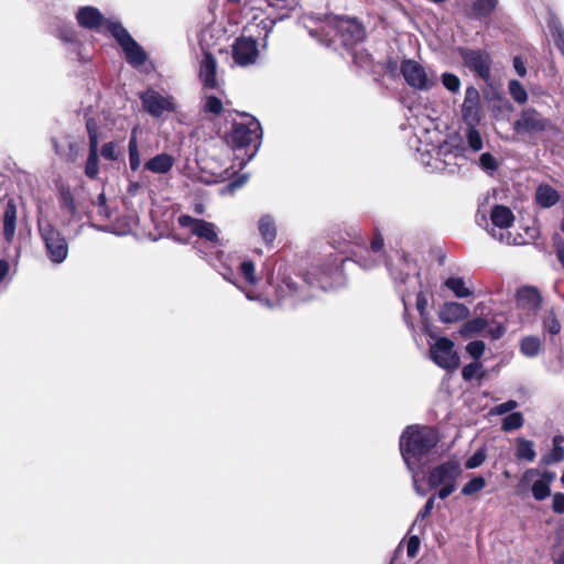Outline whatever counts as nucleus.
<instances>
[{"label": "nucleus", "mask_w": 564, "mask_h": 564, "mask_svg": "<svg viewBox=\"0 0 564 564\" xmlns=\"http://www.w3.org/2000/svg\"><path fill=\"white\" fill-rule=\"evenodd\" d=\"M549 28L554 39L556 47L564 55V30L562 29L558 20L555 17L551 18L549 22Z\"/></svg>", "instance_id": "43"}, {"label": "nucleus", "mask_w": 564, "mask_h": 564, "mask_svg": "<svg viewBox=\"0 0 564 564\" xmlns=\"http://www.w3.org/2000/svg\"><path fill=\"white\" fill-rule=\"evenodd\" d=\"M245 183H246V174H241L236 180H234V181L229 182L227 185H225L220 189V193L223 195H225V194H232L238 188H241L245 185Z\"/></svg>", "instance_id": "54"}, {"label": "nucleus", "mask_w": 564, "mask_h": 564, "mask_svg": "<svg viewBox=\"0 0 564 564\" xmlns=\"http://www.w3.org/2000/svg\"><path fill=\"white\" fill-rule=\"evenodd\" d=\"M231 56L235 65L247 66V37L241 35L235 40L231 45Z\"/></svg>", "instance_id": "33"}, {"label": "nucleus", "mask_w": 564, "mask_h": 564, "mask_svg": "<svg viewBox=\"0 0 564 564\" xmlns=\"http://www.w3.org/2000/svg\"><path fill=\"white\" fill-rule=\"evenodd\" d=\"M516 303L519 310L535 315L540 310L542 297L536 288L522 286L517 291Z\"/></svg>", "instance_id": "18"}, {"label": "nucleus", "mask_w": 564, "mask_h": 564, "mask_svg": "<svg viewBox=\"0 0 564 564\" xmlns=\"http://www.w3.org/2000/svg\"><path fill=\"white\" fill-rule=\"evenodd\" d=\"M441 82L445 89H447L451 94L459 93L462 83L457 75L445 72L441 75Z\"/></svg>", "instance_id": "45"}, {"label": "nucleus", "mask_w": 564, "mask_h": 564, "mask_svg": "<svg viewBox=\"0 0 564 564\" xmlns=\"http://www.w3.org/2000/svg\"><path fill=\"white\" fill-rule=\"evenodd\" d=\"M420 162L432 171L456 173L466 160L465 145L458 137H451L437 145L416 149Z\"/></svg>", "instance_id": "3"}, {"label": "nucleus", "mask_w": 564, "mask_h": 564, "mask_svg": "<svg viewBox=\"0 0 564 564\" xmlns=\"http://www.w3.org/2000/svg\"><path fill=\"white\" fill-rule=\"evenodd\" d=\"M469 308L458 302H446L438 311V318L444 324H452L463 321L469 316Z\"/></svg>", "instance_id": "21"}, {"label": "nucleus", "mask_w": 564, "mask_h": 564, "mask_svg": "<svg viewBox=\"0 0 564 564\" xmlns=\"http://www.w3.org/2000/svg\"><path fill=\"white\" fill-rule=\"evenodd\" d=\"M440 442L438 432L431 426L410 425L400 436V453L409 469H422Z\"/></svg>", "instance_id": "2"}, {"label": "nucleus", "mask_w": 564, "mask_h": 564, "mask_svg": "<svg viewBox=\"0 0 564 564\" xmlns=\"http://www.w3.org/2000/svg\"><path fill=\"white\" fill-rule=\"evenodd\" d=\"M263 138V130L259 120L249 113V148H253L252 152L249 153V162L258 153Z\"/></svg>", "instance_id": "24"}, {"label": "nucleus", "mask_w": 564, "mask_h": 564, "mask_svg": "<svg viewBox=\"0 0 564 564\" xmlns=\"http://www.w3.org/2000/svg\"><path fill=\"white\" fill-rule=\"evenodd\" d=\"M490 220L492 227L488 231L491 237L506 245L514 243L511 232L507 231L514 221V215L509 207L503 205L494 206L490 213Z\"/></svg>", "instance_id": "10"}, {"label": "nucleus", "mask_w": 564, "mask_h": 564, "mask_svg": "<svg viewBox=\"0 0 564 564\" xmlns=\"http://www.w3.org/2000/svg\"><path fill=\"white\" fill-rule=\"evenodd\" d=\"M462 474L458 462L447 460L431 469L429 485L431 488L441 487L437 492L440 499H446L456 490V481Z\"/></svg>", "instance_id": "7"}, {"label": "nucleus", "mask_w": 564, "mask_h": 564, "mask_svg": "<svg viewBox=\"0 0 564 564\" xmlns=\"http://www.w3.org/2000/svg\"><path fill=\"white\" fill-rule=\"evenodd\" d=\"M553 245L557 260L562 259L564 256V240L558 234L553 236Z\"/></svg>", "instance_id": "63"}, {"label": "nucleus", "mask_w": 564, "mask_h": 564, "mask_svg": "<svg viewBox=\"0 0 564 564\" xmlns=\"http://www.w3.org/2000/svg\"><path fill=\"white\" fill-rule=\"evenodd\" d=\"M100 153L104 159L115 161L118 159L117 144L115 142H107L101 147Z\"/></svg>", "instance_id": "59"}, {"label": "nucleus", "mask_w": 564, "mask_h": 564, "mask_svg": "<svg viewBox=\"0 0 564 564\" xmlns=\"http://www.w3.org/2000/svg\"><path fill=\"white\" fill-rule=\"evenodd\" d=\"M516 457L520 460L533 462L536 457L534 443L524 437L517 440Z\"/></svg>", "instance_id": "32"}, {"label": "nucleus", "mask_w": 564, "mask_h": 564, "mask_svg": "<svg viewBox=\"0 0 564 564\" xmlns=\"http://www.w3.org/2000/svg\"><path fill=\"white\" fill-rule=\"evenodd\" d=\"M109 32L122 47L126 58L133 67L142 65L145 61V53L142 47L131 37L128 31L120 23H109Z\"/></svg>", "instance_id": "11"}, {"label": "nucleus", "mask_w": 564, "mask_h": 564, "mask_svg": "<svg viewBox=\"0 0 564 564\" xmlns=\"http://www.w3.org/2000/svg\"><path fill=\"white\" fill-rule=\"evenodd\" d=\"M481 362L475 361L470 362L466 366H464L462 370V377L464 380L469 381L478 376L479 371L481 370Z\"/></svg>", "instance_id": "52"}, {"label": "nucleus", "mask_w": 564, "mask_h": 564, "mask_svg": "<svg viewBox=\"0 0 564 564\" xmlns=\"http://www.w3.org/2000/svg\"><path fill=\"white\" fill-rule=\"evenodd\" d=\"M508 90H509L510 96L517 104L523 105L527 102L528 93H527L525 88L523 87V85L519 80H517V79L509 80Z\"/></svg>", "instance_id": "42"}, {"label": "nucleus", "mask_w": 564, "mask_h": 564, "mask_svg": "<svg viewBox=\"0 0 564 564\" xmlns=\"http://www.w3.org/2000/svg\"><path fill=\"white\" fill-rule=\"evenodd\" d=\"M204 110L214 115H219L223 111V102L218 97L208 96L204 102Z\"/></svg>", "instance_id": "51"}, {"label": "nucleus", "mask_w": 564, "mask_h": 564, "mask_svg": "<svg viewBox=\"0 0 564 564\" xmlns=\"http://www.w3.org/2000/svg\"><path fill=\"white\" fill-rule=\"evenodd\" d=\"M37 227L47 258L56 264L64 262L68 256V243L66 238L45 217L39 218Z\"/></svg>", "instance_id": "5"}, {"label": "nucleus", "mask_w": 564, "mask_h": 564, "mask_svg": "<svg viewBox=\"0 0 564 564\" xmlns=\"http://www.w3.org/2000/svg\"><path fill=\"white\" fill-rule=\"evenodd\" d=\"M434 502H435V496H432L426 500L423 509H421L419 511V513L416 514L414 525L421 523L426 517H429L431 514V512L434 508Z\"/></svg>", "instance_id": "57"}, {"label": "nucleus", "mask_w": 564, "mask_h": 564, "mask_svg": "<svg viewBox=\"0 0 564 564\" xmlns=\"http://www.w3.org/2000/svg\"><path fill=\"white\" fill-rule=\"evenodd\" d=\"M400 73L406 85L419 91H430L438 85L436 72L412 58L401 62Z\"/></svg>", "instance_id": "6"}, {"label": "nucleus", "mask_w": 564, "mask_h": 564, "mask_svg": "<svg viewBox=\"0 0 564 564\" xmlns=\"http://www.w3.org/2000/svg\"><path fill=\"white\" fill-rule=\"evenodd\" d=\"M513 67H514L516 73L520 77H524L527 75V67L524 65L523 59L520 56L513 57Z\"/></svg>", "instance_id": "64"}, {"label": "nucleus", "mask_w": 564, "mask_h": 564, "mask_svg": "<svg viewBox=\"0 0 564 564\" xmlns=\"http://www.w3.org/2000/svg\"><path fill=\"white\" fill-rule=\"evenodd\" d=\"M458 54L464 65L484 82L488 83L491 78L492 59L490 54L480 48L459 47Z\"/></svg>", "instance_id": "9"}, {"label": "nucleus", "mask_w": 564, "mask_h": 564, "mask_svg": "<svg viewBox=\"0 0 564 564\" xmlns=\"http://www.w3.org/2000/svg\"><path fill=\"white\" fill-rule=\"evenodd\" d=\"M550 124V120L534 108H527L513 122V130L518 134L534 135L547 130Z\"/></svg>", "instance_id": "13"}, {"label": "nucleus", "mask_w": 564, "mask_h": 564, "mask_svg": "<svg viewBox=\"0 0 564 564\" xmlns=\"http://www.w3.org/2000/svg\"><path fill=\"white\" fill-rule=\"evenodd\" d=\"M18 209L13 199H9L3 213V236L11 242L15 236Z\"/></svg>", "instance_id": "22"}, {"label": "nucleus", "mask_w": 564, "mask_h": 564, "mask_svg": "<svg viewBox=\"0 0 564 564\" xmlns=\"http://www.w3.org/2000/svg\"><path fill=\"white\" fill-rule=\"evenodd\" d=\"M487 319L482 317H476L464 323L460 327L459 333L463 337H471L476 334L484 332L487 328Z\"/></svg>", "instance_id": "34"}, {"label": "nucleus", "mask_w": 564, "mask_h": 564, "mask_svg": "<svg viewBox=\"0 0 564 564\" xmlns=\"http://www.w3.org/2000/svg\"><path fill=\"white\" fill-rule=\"evenodd\" d=\"M58 200L61 207L65 209L70 216L74 217L77 215V206L69 187L63 186L59 188Z\"/></svg>", "instance_id": "39"}, {"label": "nucleus", "mask_w": 564, "mask_h": 564, "mask_svg": "<svg viewBox=\"0 0 564 564\" xmlns=\"http://www.w3.org/2000/svg\"><path fill=\"white\" fill-rule=\"evenodd\" d=\"M388 271L395 283V286L399 289V293L404 306V321L406 326L414 330V323L410 318L408 314V303H406V294L401 289V284L406 283L410 279V273L412 271L411 262L404 254H397L394 259H391L387 262Z\"/></svg>", "instance_id": "8"}, {"label": "nucleus", "mask_w": 564, "mask_h": 564, "mask_svg": "<svg viewBox=\"0 0 564 564\" xmlns=\"http://www.w3.org/2000/svg\"><path fill=\"white\" fill-rule=\"evenodd\" d=\"M466 137L468 147L474 152H478L482 149V138L474 124H469V127L467 128Z\"/></svg>", "instance_id": "46"}, {"label": "nucleus", "mask_w": 564, "mask_h": 564, "mask_svg": "<svg viewBox=\"0 0 564 564\" xmlns=\"http://www.w3.org/2000/svg\"><path fill=\"white\" fill-rule=\"evenodd\" d=\"M341 42L345 46L351 47L365 39V30L360 23L351 19H341L338 25Z\"/></svg>", "instance_id": "20"}, {"label": "nucleus", "mask_w": 564, "mask_h": 564, "mask_svg": "<svg viewBox=\"0 0 564 564\" xmlns=\"http://www.w3.org/2000/svg\"><path fill=\"white\" fill-rule=\"evenodd\" d=\"M420 549V539L416 535L411 536L406 543V553L410 557H414Z\"/></svg>", "instance_id": "61"}, {"label": "nucleus", "mask_w": 564, "mask_h": 564, "mask_svg": "<svg viewBox=\"0 0 564 564\" xmlns=\"http://www.w3.org/2000/svg\"><path fill=\"white\" fill-rule=\"evenodd\" d=\"M543 329L551 335H557L561 333L562 325L554 312V310H547L544 313L542 319Z\"/></svg>", "instance_id": "41"}, {"label": "nucleus", "mask_w": 564, "mask_h": 564, "mask_svg": "<svg viewBox=\"0 0 564 564\" xmlns=\"http://www.w3.org/2000/svg\"><path fill=\"white\" fill-rule=\"evenodd\" d=\"M175 164V159L167 153H160L148 160L144 169L154 174H166Z\"/></svg>", "instance_id": "23"}, {"label": "nucleus", "mask_w": 564, "mask_h": 564, "mask_svg": "<svg viewBox=\"0 0 564 564\" xmlns=\"http://www.w3.org/2000/svg\"><path fill=\"white\" fill-rule=\"evenodd\" d=\"M208 261L219 271L227 281L245 292V282H247V260L234 254H225L223 250H216L208 256Z\"/></svg>", "instance_id": "4"}, {"label": "nucleus", "mask_w": 564, "mask_h": 564, "mask_svg": "<svg viewBox=\"0 0 564 564\" xmlns=\"http://www.w3.org/2000/svg\"><path fill=\"white\" fill-rule=\"evenodd\" d=\"M351 260L364 270H371L378 267L383 261V258L381 256L373 254L369 249H364L360 252H354V258Z\"/></svg>", "instance_id": "28"}, {"label": "nucleus", "mask_w": 564, "mask_h": 564, "mask_svg": "<svg viewBox=\"0 0 564 564\" xmlns=\"http://www.w3.org/2000/svg\"><path fill=\"white\" fill-rule=\"evenodd\" d=\"M532 495L535 500L542 501L551 495V488L546 481L535 480L532 485Z\"/></svg>", "instance_id": "48"}, {"label": "nucleus", "mask_w": 564, "mask_h": 564, "mask_svg": "<svg viewBox=\"0 0 564 564\" xmlns=\"http://www.w3.org/2000/svg\"><path fill=\"white\" fill-rule=\"evenodd\" d=\"M427 297L424 294V292L420 291L416 294V310L420 314L421 324H422V330L433 337V333L431 330V324L429 321V314H427Z\"/></svg>", "instance_id": "31"}, {"label": "nucleus", "mask_w": 564, "mask_h": 564, "mask_svg": "<svg viewBox=\"0 0 564 564\" xmlns=\"http://www.w3.org/2000/svg\"><path fill=\"white\" fill-rule=\"evenodd\" d=\"M178 224L182 227L189 228L193 235L212 243L213 248H218L221 246L218 239L216 226L213 223L206 221L204 219H196L188 215H182L178 218Z\"/></svg>", "instance_id": "15"}, {"label": "nucleus", "mask_w": 564, "mask_h": 564, "mask_svg": "<svg viewBox=\"0 0 564 564\" xmlns=\"http://www.w3.org/2000/svg\"><path fill=\"white\" fill-rule=\"evenodd\" d=\"M143 109L152 117L159 118L164 112H173L176 109L174 98L170 95H162L155 89H147L140 94Z\"/></svg>", "instance_id": "14"}, {"label": "nucleus", "mask_w": 564, "mask_h": 564, "mask_svg": "<svg viewBox=\"0 0 564 564\" xmlns=\"http://www.w3.org/2000/svg\"><path fill=\"white\" fill-rule=\"evenodd\" d=\"M480 95L476 87L468 86L465 90V98L462 105V115L468 124L479 121Z\"/></svg>", "instance_id": "17"}, {"label": "nucleus", "mask_w": 564, "mask_h": 564, "mask_svg": "<svg viewBox=\"0 0 564 564\" xmlns=\"http://www.w3.org/2000/svg\"><path fill=\"white\" fill-rule=\"evenodd\" d=\"M485 486H486L485 478L481 476H476L464 485V487L462 488V494L464 496H471V495L477 494L480 490H482L485 488Z\"/></svg>", "instance_id": "47"}, {"label": "nucleus", "mask_w": 564, "mask_h": 564, "mask_svg": "<svg viewBox=\"0 0 564 564\" xmlns=\"http://www.w3.org/2000/svg\"><path fill=\"white\" fill-rule=\"evenodd\" d=\"M262 23H263V29L265 30V34L262 40V43L260 44L252 36H249V65L254 64L258 61V58L260 56L259 46H261L262 51H265V48H267V37L272 28L273 22L272 21H268V22L262 21Z\"/></svg>", "instance_id": "29"}, {"label": "nucleus", "mask_w": 564, "mask_h": 564, "mask_svg": "<svg viewBox=\"0 0 564 564\" xmlns=\"http://www.w3.org/2000/svg\"><path fill=\"white\" fill-rule=\"evenodd\" d=\"M535 200L542 208H550L557 204L560 200V194L552 186L541 184L535 191Z\"/></svg>", "instance_id": "26"}, {"label": "nucleus", "mask_w": 564, "mask_h": 564, "mask_svg": "<svg viewBox=\"0 0 564 564\" xmlns=\"http://www.w3.org/2000/svg\"><path fill=\"white\" fill-rule=\"evenodd\" d=\"M258 231L267 246H272L276 238L275 220L270 215H262L258 220Z\"/></svg>", "instance_id": "27"}, {"label": "nucleus", "mask_w": 564, "mask_h": 564, "mask_svg": "<svg viewBox=\"0 0 564 564\" xmlns=\"http://www.w3.org/2000/svg\"><path fill=\"white\" fill-rule=\"evenodd\" d=\"M498 0H476L471 6L475 18L481 19L489 17L497 8Z\"/></svg>", "instance_id": "37"}, {"label": "nucleus", "mask_w": 564, "mask_h": 564, "mask_svg": "<svg viewBox=\"0 0 564 564\" xmlns=\"http://www.w3.org/2000/svg\"><path fill=\"white\" fill-rule=\"evenodd\" d=\"M485 349L486 345L482 340H474L466 346L467 354L475 360H478L484 355Z\"/></svg>", "instance_id": "50"}, {"label": "nucleus", "mask_w": 564, "mask_h": 564, "mask_svg": "<svg viewBox=\"0 0 564 564\" xmlns=\"http://www.w3.org/2000/svg\"><path fill=\"white\" fill-rule=\"evenodd\" d=\"M99 149L93 141V147H89V154L85 165V174L89 178H96L99 173Z\"/></svg>", "instance_id": "38"}, {"label": "nucleus", "mask_w": 564, "mask_h": 564, "mask_svg": "<svg viewBox=\"0 0 564 564\" xmlns=\"http://www.w3.org/2000/svg\"><path fill=\"white\" fill-rule=\"evenodd\" d=\"M564 436L555 435L552 438V449L550 453L543 455L540 459V464L543 466H550L561 463L564 459Z\"/></svg>", "instance_id": "25"}, {"label": "nucleus", "mask_w": 564, "mask_h": 564, "mask_svg": "<svg viewBox=\"0 0 564 564\" xmlns=\"http://www.w3.org/2000/svg\"><path fill=\"white\" fill-rule=\"evenodd\" d=\"M485 330L492 340H497L503 336L506 333V327L500 323H488V326Z\"/></svg>", "instance_id": "58"}, {"label": "nucleus", "mask_w": 564, "mask_h": 564, "mask_svg": "<svg viewBox=\"0 0 564 564\" xmlns=\"http://www.w3.org/2000/svg\"><path fill=\"white\" fill-rule=\"evenodd\" d=\"M77 22L80 26L86 29H105L109 31L108 24L116 23L115 21L105 20L98 9L94 7H83L77 11Z\"/></svg>", "instance_id": "19"}, {"label": "nucleus", "mask_w": 564, "mask_h": 564, "mask_svg": "<svg viewBox=\"0 0 564 564\" xmlns=\"http://www.w3.org/2000/svg\"><path fill=\"white\" fill-rule=\"evenodd\" d=\"M486 459V454L482 449L475 452L465 463L467 469H474L480 466Z\"/></svg>", "instance_id": "56"}, {"label": "nucleus", "mask_w": 564, "mask_h": 564, "mask_svg": "<svg viewBox=\"0 0 564 564\" xmlns=\"http://www.w3.org/2000/svg\"><path fill=\"white\" fill-rule=\"evenodd\" d=\"M228 143L235 148H243L247 145V127L243 124H235L231 132L227 137Z\"/></svg>", "instance_id": "40"}, {"label": "nucleus", "mask_w": 564, "mask_h": 564, "mask_svg": "<svg viewBox=\"0 0 564 564\" xmlns=\"http://www.w3.org/2000/svg\"><path fill=\"white\" fill-rule=\"evenodd\" d=\"M553 511L555 513L562 514L564 513V494L556 492L553 496V505H552Z\"/></svg>", "instance_id": "62"}, {"label": "nucleus", "mask_w": 564, "mask_h": 564, "mask_svg": "<svg viewBox=\"0 0 564 564\" xmlns=\"http://www.w3.org/2000/svg\"><path fill=\"white\" fill-rule=\"evenodd\" d=\"M384 239L381 234L377 232L370 241V251L373 254L381 256L384 259L383 252Z\"/></svg>", "instance_id": "55"}, {"label": "nucleus", "mask_w": 564, "mask_h": 564, "mask_svg": "<svg viewBox=\"0 0 564 564\" xmlns=\"http://www.w3.org/2000/svg\"><path fill=\"white\" fill-rule=\"evenodd\" d=\"M542 343L536 336H527L520 341V351L529 358L538 356L541 351Z\"/></svg>", "instance_id": "35"}, {"label": "nucleus", "mask_w": 564, "mask_h": 564, "mask_svg": "<svg viewBox=\"0 0 564 564\" xmlns=\"http://www.w3.org/2000/svg\"><path fill=\"white\" fill-rule=\"evenodd\" d=\"M430 357L434 364L446 370H455L459 366V357L454 350V343L447 337H440L430 345Z\"/></svg>", "instance_id": "12"}, {"label": "nucleus", "mask_w": 564, "mask_h": 564, "mask_svg": "<svg viewBox=\"0 0 564 564\" xmlns=\"http://www.w3.org/2000/svg\"><path fill=\"white\" fill-rule=\"evenodd\" d=\"M518 406V402L516 400H508L507 402L500 403L494 406L490 410V414L492 415H502L508 412L513 411Z\"/></svg>", "instance_id": "53"}, {"label": "nucleus", "mask_w": 564, "mask_h": 564, "mask_svg": "<svg viewBox=\"0 0 564 564\" xmlns=\"http://www.w3.org/2000/svg\"><path fill=\"white\" fill-rule=\"evenodd\" d=\"M86 128L89 137V147H93V141H95L96 147L99 145V134L97 123L94 119H87Z\"/></svg>", "instance_id": "60"}, {"label": "nucleus", "mask_w": 564, "mask_h": 564, "mask_svg": "<svg viewBox=\"0 0 564 564\" xmlns=\"http://www.w3.org/2000/svg\"><path fill=\"white\" fill-rule=\"evenodd\" d=\"M523 423V415L520 412H512L502 420L501 429L505 432H511L520 429Z\"/></svg>", "instance_id": "44"}, {"label": "nucleus", "mask_w": 564, "mask_h": 564, "mask_svg": "<svg viewBox=\"0 0 564 564\" xmlns=\"http://www.w3.org/2000/svg\"><path fill=\"white\" fill-rule=\"evenodd\" d=\"M129 150V164L132 171H137L140 167L141 160L138 149V127L132 129L131 137L128 144Z\"/></svg>", "instance_id": "36"}, {"label": "nucleus", "mask_w": 564, "mask_h": 564, "mask_svg": "<svg viewBox=\"0 0 564 564\" xmlns=\"http://www.w3.org/2000/svg\"><path fill=\"white\" fill-rule=\"evenodd\" d=\"M198 78L205 89L221 90L223 80L217 77V62L209 52H205L199 63Z\"/></svg>", "instance_id": "16"}, {"label": "nucleus", "mask_w": 564, "mask_h": 564, "mask_svg": "<svg viewBox=\"0 0 564 564\" xmlns=\"http://www.w3.org/2000/svg\"><path fill=\"white\" fill-rule=\"evenodd\" d=\"M443 284L458 299H465L473 295V290L466 286L465 280L460 276H451L446 279Z\"/></svg>", "instance_id": "30"}, {"label": "nucleus", "mask_w": 564, "mask_h": 564, "mask_svg": "<svg viewBox=\"0 0 564 564\" xmlns=\"http://www.w3.org/2000/svg\"><path fill=\"white\" fill-rule=\"evenodd\" d=\"M348 258L330 257L319 265H312L305 275L292 274L288 270L279 271V283L272 284L273 276L267 273L264 279L265 291L258 292V279L254 264L249 261V301L257 300L269 307L274 305L295 306L300 302L310 300L312 289L330 290L343 282V264Z\"/></svg>", "instance_id": "1"}, {"label": "nucleus", "mask_w": 564, "mask_h": 564, "mask_svg": "<svg viewBox=\"0 0 564 564\" xmlns=\"http://www.w3.org/2000/svg\"><path fill=\"white\" fill-rule=\"evenodd\" d=\"M479 166L487 173H494L498 170V162L496 158L489 153L485 152L479 156Z\"/></svg>", "instance_id": "49"}]
</instances>
